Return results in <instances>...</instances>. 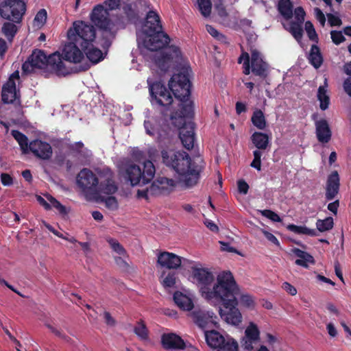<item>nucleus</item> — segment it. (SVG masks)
<instances>
[{"mask_svg":"<svg viewBox=\"0 0 351 351\" xmlns=\"http://www.w3.org/2000/svg\"><path fill=\"white\" fill-rule=\"evenodd\" d=\"M194 114L191 105L183 106L182 111H173L171 114L172 124L179 129V137L183 146L188 150L193 148L195 123L191 120Z\"/></svg>","mask_w":351,"mask_h":351,"instance_id":"obj_6","label":"nucleus"},{"mask_svg":"<svg viewBox=\"0 0 351 351\" xmlns=\"http://www.w3.org/2000/svg\"><path fill=\"white\" fill-rule=\"evenodd\" d=\"M182 59L179 47L171 45L165 51L156 56L155 64L162 72H167L174 63H178Z\"/></svg>","mask_w":351,"mask_h":351,"instance_id":"obj_15","label":"nucleus"},{"mask_svg":"<svg viewBox=\"0 0 351 351\" xmlns=\"http://www.w3.org/2000/svg\"><path fill=\"white\" fill-rule=\"evenodd\" d=\"M19 79V72L14 71L11 74L7 82L2 87L1 99L5 104H11L16 99L15 80Z\"/></svg>","mask_w":351,"mask_h":351,"instance_id":"obj_21","label":"nucleus"},{"mask_svg":"<svg viewBox=\"0 0 351 351\" xmlns=\"http://www.w3.org/2000/svg\"><path fill=\"white\" fill-rule=\"evenodd\" d=\"M138 37L145 48L153 51L163 49L170 42L169 36L162 31L159 15L152 10L147 12Z\"/></svg>","mask_w":351,"mask_h":351,"instance_id":"obj_2","label":"nucleus"},{"mask_svg":"<svg viewBox=\"0 0 351 351\" xmlns=\"http://www.w3.org/2000/svg\"><path fill=\"white\" fill-rule=\"evenodd\" d=\"M332 42L338 45L346 40L344 36L341 31L332 30L330 32Z\"/></svg>","mask_w":351,"mask_h":351,"instance_id":"obj_51","label":"nucleus"},{"mask_svg":"<svg viewBox=\"0 0 351 351\" xmlns=\"http://www.w3.org/2000/svg\"><path fill=\"white\" fill-rule=\"evenodd\" d=\"M46 326L53 332L56 336L59 338L64 339L65 341H69L70 339L69 337L67 336L65 333H64L61 330H58L54 328L51 324H46Z\"/></svg>","mask_w":351,"mask_h":351,"instance_id":"obj_54","label":"nucleus"},{"mask_svg":"<svg viewBox=\"0 0 351 351\" xmlns=\"http://www.w3.org/2000/svg\"><path fill=\"white\" fill-rule=\"evenodd\" d=\"M197 5L199 12L204 16H210L212 8L210 0H197Z\"/></svg>","mask_w":351,"mask_h":351,"instance_id":"obj_41","label":"nucleus"},{"mask_svg":"<svg viewBox=\"0 0 351 351\" xmlns=\"http://www.w3.org/2000/svg\"><path fill=\"white\" fill-rule=\"evenodd\" d=\"M238 287L234 280V276L230 271H223L217 278V283L207 292L206 299L219 300L225 304L229 300H237L236 295L238 293Z\"/></svg>","mask_w":351,"mask_h":351,"instance_id":"obj_7","label":"nucleus"},{"mask_svg":"<svg viewBox=\"0 0 351 351\" xmlns=\"http://www.w3.org/2000/svg\"><path fill=\"white\" fill-rule=\"evenodd\" d=\"M308 60L315 69H319L322 66L324 59L320 49L317 45H313L311 46Z\"/></svg>","mask_w":351,"mask_h":351,"instance_id":"obj_31","label":"nucleus"},{"mask_svg":"<svg viewBox=\"0 0 351 351\" xmlns=\"http://www.w3.org/2000/svg\"><path fill=\"white\" fill-rule=\"evenodd\" d=\"M107 241L112 250L117 253L119 255L124 256L126 254V250L117 240L112 238H109L107 239Z\"/></svg>","mask_w":351,"mask_h":351,"instance_id":"obj_44","label":"nucleus"},{"mask_svg":"<svg viewBox=\"0 0 351 351\" xmlns=\"http://www.w3.org/2000/svg\"><path fill=\"white\" fill-rule=\"evenodd\" d=\"M327 79H325L324 85L320 86L317 90V99L319 101V108L322 110H325L328 108L330 105V97L327 93Z\"/></svg>","mask_w":351,"mask_h":351,"instance_id":"obj_33","label":"nucleus"},{"mask_svg":"<svg viewBox=\"0 0 351 351\" xmlns=\"http://www.w3.org/2000/svg\"><path fill=\"white\" fill-rule=\"evenodd\" d=\"M82 24H84V21H77L73 23V27H71L67 32L68 38L69 42L63 47L62 53L61 56L62 60L64 59L66 61H69L73 63L80 62L84 58V53L82 49H80V44L77 43L80 31H77Z\"/></svg>","mask_w":351,"mask_h":351,"instance_id":"obj_10","label":"nucleus"},{"mask_svg":"<svg viewBox=\"0 0 351 351\" xmlns=\"http://www.w3.org/2000/svg\"><path fill=\"white\" fill-rule=\"evenodd\" d=\"M339 177L337 171H333L328 178L326 183V198L327 200L333 199L339 192Z\"/></svg>","mask_w":351,"mask_h":351,"instance_id":"obj_26","label":"nucleus"},{"mask_svg":"<svg viewBox=\"0 0 351 351\" xmlns=\"http://www.w3.org/2000/svg\"><path fill=\"white\" fill-rule=\"evenodd\" d=\"M333 219L331 217H327L324 220L318 219L316 222V226L319 232H325L331 230L333 228Z\"/></svg>","mask_w":351,"mask_h":351,"instance_id":"obj_39","label":"nucleus"},{"mask_svg":"<svg viewBox=\"0 0 351 351\" xmlns=\"http://www.w3.org/2000/svg\"><path fill=\"white\" fill-rule=\"evenodd\" d=\"M240 303L245 307H251L254 305V300L250 295H242L240 298Z\"/></svg>","mask_w":351,"mask_h":351,"instance_id":"obj_56","label":"nucleus"},{"mask_svg":"<svg viewBox=\"0 0 351 351\" xmlns=\"http://www.w3.org/2000/svg\"><path fill=\"white\" fill-rule=\"evenodd\" d=\"M147 84L152 102L169 109L173 101L169 88L160 81H153L150 78L147 79Z\"/></svg>","mask_w":351,"mask_h":351,"instance_id":"obj_12","label":"nucleus"},{"mask_svg":"<svg viewBox=\"0 0 351 351\" xmlns=\"http://www.w3.org/2000/svg\"><path fill=\"white\" fill-rule=\"evenodd\" d=\"M238 305L237 300H229L223 305V308H219V315L228 324L237 326L242 321L241 313L237 308Z\"/></svg>","mask_w":351,"mask_h":351,"instance_id":"obj_17","label":"nucleus"},{"mask_svg":"<svg viewBox=\"0 0 351 351\" xmlns=\"http://www.w3.org/2000/svg\"><path fill=\"white\" fill-rule=\"evenodd\" d=\"M1 181L3 186H11L13 184L12 177L6 173L1 174Z\"/></svg>","mask_w":351,"mask_h":351,"instance_id":"obj_59","label":"nucleus"},{"mask_svg":"<svg viewBox=\"0 0 351 351\" xmlns=\"http://www.w3.org/2000/svg\"><path fill=\"white\" fill-rule=\"evenodd\" d=\"M168 86L175 98L180 102L179 109L176 111H182L183 106L185 105H191L193 108V103L189 99L191 83L186 71H182L173 75L169 81Z\"/></svg>","mask_w":351,"mask_h":351,"instance_id":"obj_9","label":"nucleus"},{"mask_svg":"<svg viewBox=\"0 0 351 351\" xmlns=\"http://www.w3.org/2000/svg\"><path fill=\"white\" fill-rule=\"evenodd\" d=\"M343 86L345 92L351 97V77L344 80Z\"/></svg>","mask_w":351,"mask_h":351,"instance_id":"obj_64","label":"nucleus"},{"mask_svg":"<svg viewBox=\"0 0 351 351\" xmlns=\"http://www.w3.org/2000/svg\"><path fill=\"white\" fill-rule=\"evenodd\" d=\"M134 332L141 340H147L149 338L148 330L143 321L137 323Z\"/></svg>","mask_w":351,"mask_h":351,"instance_id":"obj_40","label":"nucleus"},{"mask_svg":"<svg viewBox=\"0 0 351 351\" xmlns=\"http://www.w3.org/2000/svg\"><path fill=\"white\" fill-rule=\"evenodd\" d=\"M84 147V145L82 141L75 142L71 143L67 145V148L72 152L77 154L82 155V149Z\"/></svg>","mask_w":351,"mask_h":351,"instance_id":"obj_50","label":"nucleus"},{"mask_svg":"<svg viewBox=\"0 0 351 351\" xmlns=\"http://www.w3.org/2000/svg\"><path fill=\"white\" fill-rule=\"evenodd\" d=\"M251 141L258 149H266L269 143V136L261 132H254Z\"/></svg>","mask_w":351,"mask_h":351,"instance_id":"obj_32","label":"nucleus"},{"mask_svg":"<svg viewBox=\"0 0 351 351\" xmlns=\"http://www.w3.org/2000/svg\"><path fill=\"white\" fill-rule=\"evenodd\" d=\"M245 57V61L243 62V73L245 75H249L250 73V56L247 52H243L239 58L238 62L241 63V58Z\"/></svg>","mask_w":351,"mask_h":351,"instance_id":"obj_49","label":"nucleus"},{"mask_svg":"<svg viewBox=\"0 0 351 351\" xmlns=\"http://www.w3.org/2000/svg\"><path fill=\"white\" fill-rule=\"evenodd\" d=\"M305 30L306 32L308 38L315 43L318 42V36L314 28L313 23L308 21L305 23Z\"/></svg>","mask_w":351,"mask_h":351,"instance_id":"obj_47","label":"nucleus"},{"mask_svg":"<svg viewBox=\"0 0 351 351\" xmlns=\"http://www.w3.org/2000/svg\"><path fill=\"white\" fill-rule=\"evenodd\" d=\"M2 32L8 38H12L16 34L17 27L14 23L6 22L2 27Z\"/></svg>","mask_w":351,"mask_h":351,"instance_id":"obj_42","label":"nucleus"},{"mask_svg":"<svg viewBox=\"0 0 351 351\" xmlns=\"http://www.w3.org/2000/svg\"><path fill=\"white\" fill-rule=\"evenodd\" d=\"M118 190L114 181L112 178H106L104 181L98 182L97 186V191L94 192L93 195L97 197L101 193L106 195L114 194Z\"/></svg>","mask_w":351,"mask_h":351,"instance_id":"obj_28","label":"nucleus"},{"mask_svg":"<svg viewBox=\"0 0 351 351\" xmlns=\"http://www.w3.org/2000/svg\"><path fill=\"white\" fill-rule=\"evenodd\" d=\"M262 215L274 222H280L282 221L280 216L271 210H263L262 211Z\"/></svg>","mask_w":351,"mask_h":351,"instance_id":"obj_52","label":"nucleus"},{"mask_svg":"<svg viewBox=\"0 0 351 351\" xmlns=\"http://www.w3.org/2000/svg\"><path fill=\"white\" fill-rule=\"evenodd\" d=\"M293 253L299 258L295 261V265L302 266L304 268H308V264L314 265L315 261L312 255L299 248H293Z\"/></svg>","mask_w":351,"mask_h":351,"instance_id":"obj_29","label":"nucleus"},{"mask_svg":"<svg viewBox=\"0 0 351 351\" xmlns=\"http://www.w3.org/2000/svg\"><path fill=\"white\" fill-rule=\"evenodd\" d=\"M47 199L50 202L51 206L56 208L60 214L66 215L67 211L66 208L64 206H63L59 201H58L55 197L51 195H49L47 197Z\"/></svg>","mask_w":351,"mask_h":351,"instance_id":"obj_48","label":"nucleus"},{"mask_svg":"<svg viewBox=\"0 0 351 351\" xmlns=\"http://www.w3.org/2000/svg\"><path fill=\"white\" fill-rule=\"evenodd\" d=\"M191 272L193 280L199 287L202 296L206 298V291H209L214 282L215 278L213 273L208 269L202 267L200 263L192 266Z\"/></svg>","mask_w":351,"mask_h":351,"instance_id":"obj_14","label":"nucleus"},{"mask_svg":"<svg viewBox=\"0 0 351 351\" xmlns=\"http://www.w3.org/2000/svg\"><path fill=\"white\" fill-rule=\"evenodd\" d=\"M252 124L259 130H264L266 128L267 123L265 115L261 110L254 111L251 117Z\"/></svg>","mask_w":351,"mask_h":351,"instance_id":"obj_36","label":"nucleus"},{"mask_svg":"<svg viewBox=\"0 0 351 351\" xmlns=\"http://www.w3.org/2000/svg\"><path fill=\"white\" fill-rule=\"evenodd\" d=\"M238 191L240 193L246 195L249 190V185L244 180H239L237 182Z\"/></svg>","mask_w":351,"mask_h":351,"instance_id":"obj_58","label":"nucleus"},{"mask_svg":"<svg viewBox=\"0 0 351 351\" xmlns=\"http://www.w3.org/2000/svg\"><path fill=\"white\" fill-rule=\"evenodd\" d=\"M278 9L281 15L287 20L293 16V4L290 0H280Z\"/></svg>","mask_w":351,"mask_h":351,"instance_id":"obj_35","label":"nucleus"},{"mask_svg":"<svg viewBox=\"0 0 351 351\" xmlns=\"http://www.w3.org/2000/svg\"><path fill=\"white\" fill-rule=\"evenodd\" d=\"M316 136L319 142L328 143L332 136V132L326 119H320L315 122Z\"/></svg>","mask_w":351,"mask_h":351,"instance_id":"obj_24","label":"nucleus"},{"mask_svg":"<svg viewBox=\"0 0 351 351\" xmlns=\"http://www.w3.org/2000/svg\"><path fill=\"white\" fill-rule=\"evenodd\" d=\"M287 229L294 233L298 234H306L309 236H316V231L314 229H310L306 226H296L295 224H289Z\"/></svg>","mask_w":351,"mask_h":351,"instance_id":"obj_38","label":"nucleus"},{"mask_svg":"<svg viewBox=\"0 0 351 351\" xmlns=\"http://www.w3.org/2000/svg\"><path fill=\"white\" fill-rule=\"evenodd\" d=\"M263 234L268 241L277 246H280V243L278 239L273 234L266 230L263 231Z\"/></svg>","mask_w":351,"mask_h":351,"instance_id":"obj_63","label":"nucleus"},{"mask_svg":"<svg viewBox=\"0 0 351 351\" xmlns=\"http://www.w3.org/2000/svg\"><path fill=\"white\" fill-rule=\"evenodd\" d=\"M49 66L58 76H65L69 74L68 69L62 61L59 52H55L47 56L43 50L35 49L27 60L22 65L24 72H30L35 68L43 69Z\"/></svg>","mask_w":351,"mask_h":351,"instance_id":"obj_3","label":"nucleus"},{"mask_svg":"<svg viewBox=\"0 0 351 351\" xmlns=\"http://www.w3.org/2000/svg\"><path fill=\"white\" fill-rule=\"evenodd\" d=\"M302 25L295 21H291L289 24L288 30L298 42H300L303 36Z\"/></svg>","mask_w":351,"mask_h":351,"instance_id":"obj_37","label":"nucleus"},{"mask_svg":"<svg viewBox=\"0 0 351 351\" xmlns=\"http://www.w3.org/2000/svg\"><path fill=\"white\" fill-rule=\"evenodd\" d=\"M260 340V330L256 324L250 322L245 330V335L241 340V345L243 350H252L254 344Z\"/></svg>","mask_w":351,"mask_h":351,"instance_id":"obj_19","label":"nucleus"},{"mask_svg":"<svg viewBox=\"0 0 351 351\" xmlns=\"http://www.w3.org/2000/svg\"><path fill=\"white\" fill-rule=\"evenodd\" d=\"M213 313L204 311H194L192 313V316L194 322L201 328L205 329L209 326L215 324L213 320Z\"/></svg>","mask_w":351,"mask_h":351,"instance_id":"obj_27","label":"nucleus"},{"mask_svg":"<svg viewBox=\"0 0 351 351\" xmlns=\"http://www.w3.org/2000/svg\"><path fill=\"white\" fill-rule=\"evenodd\" d=\"M77 182L84 193L93 195L97 191L98 178L91 170L84 168L78 173Z\"/></svg>","mask_w":351,"mask_h":351,"instance_id":"obj_16","label":"nucleus"},{"mask_svg":"<svg viewBox=\"0 0 351 351\" xmlns=\"http://www.w3.org/2000/svg\"><path fill=\"white\" fill-rule=\"evenodd\" d=\"M158 264L169 269H178L182 263V257L169 252H162L158 255Z\"/></svg>","mask_w":351,"mask_h":351,"instance_id":"obj_22","label":"nucleus"},{"mask_svg":"<svg viewBox=\"0 0 351 351\" xmlns=\"http://www.w3.org/2000/svg\"><path fill=\"white\" fill-rule=\"evenodd\" d=\"M104 318L105 323L110 326H114L116 324V320L111 316L110 313L108 311L104 313Z\"/></svg>","mask_w":351,"mask_h":351,"instance_id":"obj_62","label":"nucleus"},{"mask_svg":"<svg viewBox=\"0 0 351 351\" xmlns=\"http://www.w3.org/2000/svg\"><path fill=\"white\" fill-rule=\"evenodd\" d=\"M77 31H80L81 34L77 43L80 44V47L83 53H85L86 58L93 64H97L104 59L102 51L93 45V43L96 38V31L95 27L88 23L84 22L82 24Z\"/></svg>","mask_w":351,"mask_h":351,"instance_id":"obj_8","label":"nucleus"},{"mask_svg":"<svg viewBox=\"0 0 351 351\" xmlns=\"http://www.w3.org/2000/svg\"><path fill=\"white\" fill-rule=\"evenodd\" d=\"M26 12L25 0H5L0 4V15L2 18L21 23Z\"/></svg>","mask_w":351,"mask_h":351,"instance_id":"obj_11","label":"nucleus"},{"mask_svg":"<svg viewBox=\"0 0 351 351\" xmlns=\"http://www.w3.org/2000/svg\"><path fill=\"white\" fill-rule=\"evenodd\" d=\"M176 283V274L174 271L169 272L163 279L162 284L165 288H172Z\"/></svg>","mask_w":351,"mask_h":351,"instance_id":"obj_46","label":"nucleus"},{"mask_svg":"<svg viewBox=\"0 0 351 351\" xmlns=\"http://www.w3.org/2000/svg\"><path fill=\"white\" fill-rule=\"evenodd\" d=\"M29 152H31L36 158L47 160L53 154L51 145L40 139H35L29 143Z\"/></svg>","mask_w":351,"mask_h":351,"instance_id":"obj_18","label":"nucleus"},{"mask_svg":"<svg viewBox=\"0 0 351 351\" xmlns=\"http://www.w3.org/2000/svg\"><path fill=\"white\" fill-rule=\"evenodd\" d=\"M47 17V11L45 9H41L37 12L34 21L39 24L43 25L46 22Z\"/></svg>","mask_w":351,"mask_h":351,"instance_id":"obj_55","label":"nucleus"},{"mask_svg":"<svg viewBox=\"0 0 351 351\" xmlns=\"http://www.w3.org/2000/svg\"><path fill=\"white\" fill-rule=\"evenodd\" d=\"M252 72L257 76L263 77L266 75L267 64L261 57L257 51H253L251 55Z\"/></svg>","mask_w":351,"mask_h":351,"instance_id":"obj_25","label":"nucleus"},{"mask_svg":"<svg viewBox=\"0 0 351 351\" xmlns=\"http://www.w3.org/2000/svg\"><path fill=\"white\" fill-rule=\"evenodd\" d=\"M205 339L208 346L217 351H235L238 348L237 342L232 338L223 337L215 330H206Z\"/></svg>","mask_w":351,"mask_h":351,"instance_id":"obj_13","label":"nucleus"},{"mask_svg":"<svg viewBox=\"0 0 351 351\" xmlns=\"http://www.w3.org/2000/svg\"><path fill=\"white\" fill-rule=\"evenodd\" d=\"M124 14L130 21H135L138 19V12L133 8L131 3H127L123 7Z\"/></svg>","mask_w":351,"mask_h":351,"instance_id":"obj_43","label":"nucleus"},{"mask_svg":"<svg viewBox=\"0 0 351 351\" xmlns=\"http://www.w3.org/2000/svg\"><path fill=\"white\" fill-rule=\"evenodd\" d=\"M121 0H106L104 2L107 8L102 5L94 7L90 14V20L101 31L102 37L106 43L115 37V25L110 19L108 10H113L119 8Z\"/></svg>","mask_w":351,"mask_h":351,"instance_id":"obj_4","label":"nucleus"},{"mask_svg":"<svg viewBox=\"0 0 351 351\" xmlns=\"http://www.w3.org/2000/svg\"><path fill=\"white\" fill-rule=\"evenodd\" d=\"M161 156L163 163L180 176L186 186L192 187L198 182L204 166L195 160H192L188 153L162 150Z\"/></svg>","mask_w":351,"mask_h":351,"instance_id":"obj_1","label":"nucleus"},{"mask_svg":"<svg viewBox=\"0 0 351 351\" xmlns=\"http://www.w3.org/2000/svg\"><path fill=\"white\" fill-rule=\"evenodd\" d=\"M294 15H295V23H300L301 24L304 23V16L306 15V13L304 12V10L302 7H298L294 10Z\"/></svg>","mask_w":351,"mask_h":351,"instance_id":"obj_53","label":"nucleus"},{"mask_svg":"<svg viewBox=\"0 0 351 351\" xmlns=\"http://www.w3.org/2000/svg\"><path fill=\"white\" fill-rule=\"evenodd\" d=\"M162 347L167 350H183L186 345L184 340L174 333L163 334L161 337Z\"/></svg>","mask_w":351,"mask_h":351,"instance_id":"obj_23","label":"nucleus"},{"mask_svg":"<svg viewBox=\"0 0 351 351\" xmlns=\"http://www.w3.org/2000/svg\"><path fill=\"white\" fill-rule=\"evenodd\" d=\"M101 202H105L106 206L110 210H115L118 208L119 204L117 198L114 196L103 197L99 196Z\"/></svg>","mask_w":351,"mask_h":351,"instance_id":"obj_45","label":"nucleus"},{"mask_svg":"<svg viewBox=\"0 0 351 351\" xmlns=\"http://www.w3.org/2000/svg\"><path fill=\"white\" fill-rule=\"evenodd\" d=\"M156 173V169L151 160L143 162V169L131 160H125L119 167V173L130 185H145L150 182Z\"/></svg>","mask_w":351,"mask_h":351,"instance_id":"obj_5","label":"nucleus"},{"mask_svg":"<svg viewBox=\"0 0 351 351\" xmlns=\"http://www.w3.org/2000/svg\"><path fill=\"white\" fill-rule=\"evenodd\" d=\"M315 13L317 20L321 23L322 25H324L326 23V17L322 11L318 8H315Z\"/></svg>","mask_w":351,"mask_h":351,"instance_id":"obj_61","label":"nucleus"},{"mask_svg":"<svg viewBox=\"0 0 351 351\" xmlns=\"http://www.w3.org/2000/svg\"><path fill=\"white\" fill-rule=\"evenodd\" d=\"M11 134L20 145L22 152L23 154L28 153L29 143L27 136L17 130H12Z\"/></svg>","mask_w":351,"mask_h":351,"instance_id":"obj_34","label":"nucleus"},{"mask_svg":"<svg viewBox=\"0 0 351 351\" xmlns=\"http://www.w3.org/2000/svg\"><path fill=\"white\" fill-rule=\"evenodd\" d=\"M282 287L291 295H295L297 294V289L295 287L287 282H285Z\"/></svg>","mask_w":351,"mask_h":351,"instance_id":"obj_60","label":"nucleus"},{"mask_svg":"<svg viewBox=\"0 0 351 351\" xmlns=\"http://www.w3.org/2000/svg\"><path fill=\"white\" fill-rule=\"evenodd\" d=\"M173 300L176 304L182 310L191 311L193 308L191 299L180 291L174 293Z\"/></svg>","mask_w":351,"mask_h":351,"instance_id":"obj_30","label":"nucleus"},{"mask_svg":"<svg viewBox=\"0 0 351 351\" xmlns=\"http://www.w3.org/2000/svg\"><path fill=\"white\" fill-rule=\"evenodd\" d=\"M207 32L214 38H216L217 39L221 40V39L224 38L225 36L220 34L214 27L210 25H207L206 26Z\"/></svg>","mask_w":351,"mask_h":351,"instance_id":"obj_57","label":"nucleus"},{"mask_svg":"<svg viewBox=\"0 0 351 351\" xmlns=\"http://www.w3.org/2000/svg\"><path fill=\"white\" fill-rule=\"evenodd\" d=\"M176 185V182L171 178L158 177L150 185L152 196L165 195L169 193Z\"/></svg>","mask_w":351,"mask_h":351,"instance_id":"obj_20","label":"nucleus"}]
</instances>
